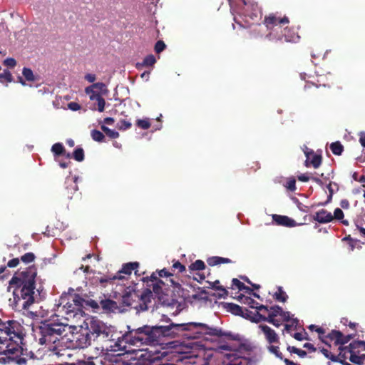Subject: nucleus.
Listing matches in <instances>:
<instances>
[{
    "label": "nucleus",
    "mask_w": 365,
    "mask_h": 365,
    "mask_svg": "<svg viewBox=\"0 0 365 365\" xmlns=\"http://www.w3.org/2000/svg\"><path fill=\"white\" fill-rule=\"evenodd\" d=\"M161 322L169 323L168 325H161V336L171 337L183 336L189 339L215 337L219 346L217 349L222 351H239L240 347L232 343V341H239L238 334L231 331H226L221 328L210 327L204 323L188 322L176 324L170 322V319L165 314H161Z\"/></svg>",
    "instance_id": "f257e3e1"
},
{
    "label": "nucleus",
    "mask_w": 365,
    "mask_h": 365,
    "mask_svg": "<svg viewBox=\"0 0 365 365\" xmlns=\"http://www.w3.org/2000/svg\"><path fill=\"white\" fill-rule=\"evenodd\" d=\"M37 269L35 266H30L21 272H16L9 281L13 288L12 303L14 309H28L35 302L36 277Z\"/></svg>",
    "instance_id": "f03ea898"
},
{
    "label": "nucleus",
    "mask_w": 365,
    "mask_h": 365,
    "mask_svg": "<svg viewBox=\"0 0 365 365\" xmlns=\"http://www.w3.org/2000/svg\"><path fill=\"white\" fill-rule=\"evenodd\" d=\"M24 327L16 320L3 321L0 319V364L13 361L8 354L21 352L24 339Z\"/></svg>",
    "instance_id": "7ed1b4c3"
},
{
    "label": "nucleus",
    "mask_w": 365,
    "mask_h": 365,
    "mask_svg": "<svg viewBox=\"0 0 365 365\" xmlns=\"http://www.w3.org/2000/svg\"><path fill=\"white\" fill-rule=\"evenodd\" d=\"M125 339L131 345L148 346L149 347L144 349L145 354L140 356L145 357L149 362L160 360V326L144 325L130 330L125 335Z\"/></svg>",
    "instance_id": "20e7f679"
},
{
    "label": "nucleus",
    "mask_w": 365,
    "mask_h": 365,
    "mask_svg": "<svg viewBox=\"0 0 365 365\" xmlns=\"http://www.w3.org/2000/svg\"><path fill=\"white\" fill-rule=\"evenodd\" d=\"M181 292L178 276L166 268L161 269V305L178 309Z\"/></svg>",
    "instance_id": "39448f33"
},
{
    "label": "nucleus",
    "mask_w": 365,
    "mask_h": 365,
    "mask_svg": "<svg viewBox=\"0 0 365 365\" xmlns=\"http://www.w3.org/2000/svg\"><path fill=\"white\" fill-rule=\"evenodd\" d=\"M153 294L150 289H145L141 294L133 288L127 287L122 295L123 307H131L138 311H146L150 307Z\"/></svg>",
    "instance_id": "423d86ee"
},
{
    "label": "nucleus",
    "mask_w": 365,
    "mask_h": 365,
    "mask_svg": "<svg viewBox=\"0 0 365 365\" xmlns=\"http://www.w3.org/2000/svg\"><path fill=\"white\" fill-rule=\"evenodd\" d=\"M66 331V326L61 323H51L49 321L41 322L36 327V336L41 345L54 344L62 337Z\"/></svg>",
    "instance_id": "0eeeda50"
},
{
    "label": "nucleus",
    "mask_w": 365,
    "mask_h": 365,
    "mask_svg": "<svg viewBox=\"0 0 365 365\" xmlns=\"http://www.w3.org/2000/svg\"><path fill=\"white\" fill-rule=\"evenodd\" d=\"M82 302L81 297L78 294H63L60 297L58 311L67 320L74 319L84 313Z\"/></svg>",
    "instance_id": "6e6552de"
},
{
    "label": "nucleus",
    "mask_w": 365,
    "mask_h": 365,
    "mask_svg": "<svg viewBox=\"0 0 365 365\" xmlns=\"http://www.w3.org/2000/svg\"><path fill=\"white\" fill-rule=\"evenodd\" d=\"M86 326L93 341H108L113 336L110 328L98 319L91 318Z\"/></svg>",
    "instance_id": "1a4fd4ad"
},
{
    "label": "nucleus",
    "mask_w": 365,
    "mask_h": 365,
    "mask_svg": "<svg viewBox=\"0 0 365 365\" xmlns=\"http://www.w3.org/2000/svg\"><path fill=\"white\" fill-rule=\"evenodd\" d=\"M289 20L288 17H278L275 14H270L266 16L264 19L263 24L266 28L269 30V33L267 37L272 41L274 40L275 34L274 32L282 28V26L289 24Z\"/></svg>",
    "instance_id": "9d476101"
},
{
    "label": "nucleus",
    "mask_w": 365,
    "mask_h": 365,
    "mask_svg": "<svg viewBox=\"0 0 365 365\" xmlns=\"http://www.w3.org/2000/svg\"><path fill=\"white\" fill-rule=\"evenodd\" d=\"M139 267V263L138 262H128L123 264L121 269H120L116 274L113 275L112 277H101L99 279L101 283L110 282L115 279H123L124 277L122 276V274H125L127 275H130L132 272L135 270V273L137 274V269Z\"/></svg>",
    "instance_id": "9b49d317"
},
{
    "label": "nucleus",
    "mask_w": 365,
    "mask_h": 365,
    "mask_svg": "<svg viewBox=\"0 0 365 365\" xmlns=\"http://www.w3.org/2000/svg\"><path fill=\"white\" fill-rule=\"evenodd\" d=\"M304 154L307 158L305 160L306 167L312 165L314 168H318L321 165L322 161L321 155L314 153L313 150L309 149L308 148H306Z\"/></svg>",
    "instance_id": "f8f14e48"
},
{
    "label": "nucleus",
    "mask_w": 365,
    "mask_h": 365,
    "mask_svg": "<svg viewBox=\"0 0 365 365\" xmlns=\"http://www.w3.org/2000/svg\"><path fill=\"white\" fill-rule=\"evenodd\" d=\"M327 337L331 341H334L336 345L343 346L353 338V335L349 334L345 336L340 331L332 330L327 335Z\"/></svg>",
    "instance_id": "ddd939ff"
},
{
    "label": "nucleus",
    "mask_w": 365,
    "mask_h": 365,
    "mask_svg": "<svg viewBox=\"0 0 365 365\" xmlns=\"http://www.w3.org/2000/svg\"><path fill=\"white\" fill-rule=\"evenodd\" d=\"M282 34L279 36H274V41H282L284 38L286 42H296L299 41V36L297 33L294 31L293 28H289L288 26L285 27L283 31H282Z\"/></svg>",
    "instance_id": "4468645a"
},
{
    "label": "nucleus",
    "mask_w": 365,
    "mask_h": 365,
    "mask_svg": "<svg viewBox=\"0 0 365 365\" xmlns=\"http://www.w3.org/2000/svg\"><path fill=\"white\" fill-rule=\"evenodd\" d=\"M313 220L321 224L329 223L334 220L333 215L325 209L317 211L313 216Z\"/></svg>",
    "instance_id": "2eb2a0df"
},
{
    "label": "nucleus",
    "mask_w": 365,
    "mask_h": 365,
    "mask_svg": "<svg viewBox=\"0 0 365 365\" xmlns=\"http://www.w3.org/2000/svg\"><path fill=\"white\" fill-rule=\"evenodd\" d=\"M65 193L64 195L67 197L68 199H71L73 197V195L75 193L76 191L78 190V185L76 182V178H66L65 180Z\"/></svg>",
    "instance_id": "dca6fc26"
},
{
    "label": "nucleus",
    "mask_w": 365,
    "mask_h": 365,
    "mask_svg": "<svg viewBox=\"0 0 365 365\" xmlns=\"http://www.w3.org/2000/svg\"><path fill=\"white\" fill-rule=\"evenodd\" d=\"M259 328L264 334L266 340L269 344L279 343V337L275 331L267 325H259Z\"/></svg>",
    "instance_id": "f3484780"
},
{
    "label": "nucleus",
    "mask_w": 365,
    "mask_h": 365,
    "mask_svg": "<svg viewBox=\"0 0 365 365\" xmlns=\"http://www.w3.org/2000/svg\"><path fill=\"white\" fill-rule=\"evenodd\" d=\"M272 220L277 225H282L287 227H293L297 225L293 219L285 215L274 214L272 215Z\"/></svg>",
    "instance_id": "a211bd4d"
},
{
    "label": "nucleus",
    "mask_w": 365,
    "mask_h": 365,
    "mask_svg": "<svg viewBox=\"0 0 365 365\" xmlns=\"http://www.w3.org/2000/svg\"><path fill=\"white\" fill-rule=\"evenodd\" d=\"M158 274L160 276V270L156 269L155 272H153L150 277H146L143 278V281L144 282H155V284H153V294H155V297L158 298V300H160V280H158V277L156 274Z\"/></svg>",
    "instance_id": "6ab92c4d"
},
{
    "label": "nucleus",
    "mask_w": 365,
    "mask_h": 365,
    "mask_svg": "<svg viewBox=\"0 0 365 365\" xmlns=\"http://www.w3.org/2000/svg\"><path fill=\"white\" fill-rule=\"evenodd\" d=\"M92 340L93 339L89 331L86 329L85 333H81L78 335L76 339L77 346L81 349L88 347L91 345Z\"/></svg>",
    "instance_id": "aec40b11"
},
{
    "label": "nucleus",
    "mask_w": 365,
    "mask_h": 365,
    "mask_svg": "<svg viewBox=\"0 0 365 365\" xmlns=\"http://www.w3.org/2000/svg\"><path fill=\"white\" fill-rule=\"evenodd\" d=\"M155 63V57L153 54H150L145 56L141 63H137L135 67L138 70H142L143 68L152 67Z\"/></svg>",
    "instance_id": "412c9836"
},
{
    "label": "nucleus",
    "mask_w": 365,
    "mask_h": 365,
    "mask_svg": "<svg viewBox=\"0 0 365 365\" xmlns=\"http://www.w3.org/2000/svg\"><path fill=\"white\" fill-rule=\"evenodd\" d=\"M92 88L96 89L98 92H99L101 94V96H106L109 92L106 85L101 82L95 83L91 86L86 87L85 88V92L89 93L92 91Z\"/></svg>",
    "instance_id": "4be33fe9"
},
{
    "label": "nucleus",
    "mask_w": 365,
    "mask_h": 365,
    "mask_svg": "<svg viewBox=\"0 0 365 365\" xmlns=\"http://www.w3.org/2000/svg\"><path fill=\"white\" fill-rule=\"evenodd\" d=\"M207 282L210 284L209 287L220 292H222V294H214L213 296L218 298H225L228 295V291L223 286L220 285L219 280H215V282L207 281Z\"/></svg>",
    "instance_id": "5701e85b"
},
{
    "label": "nucleus",
    "mask_w": 365,
    "mask_h": 365,
    "mask_svg": "<svg viewBox=\"0 0 365 365\" xmlns=\"http://www.w3.org/2000/svg\"><path fill=\"white\" fill-rule=\"evenodd\" d=\"M257 316L259 317V319H256L255 320V322H259L261 321L267 322L276 327H279L282 324L283 321H282L280 319H276V317H267L264 314L257 312Z\"/></svg>",
    "instance_id": "b1692460"
},
{
    "label": "nucleus",
    "mask_w": 365,
    "mask_h": 365,
    "mask_svg": "<svg viewBox=\"0 0 365 365\" xmlns=\"http://www.w3.org/2000/svg\"><path fill=\"white\" fill-rule=\"evenodd\" d=\"M232 262H233L229 258L218 256L210 257L207 259V263L208 264V265L212 267L219 265L220 264H230Z\"/></svg>",
    "instance_id": "393cba45"
},
{
    "label": "nucleus",
    "mask_w": 365,
    "mask_h": 365,
    "mask_svg": "<svg viewBox=\"0 0 365 365\" xmlns=\"http://www.w3.org/2000/svg\"><path fill=\"white\" fill-rule=\"evenodd\" d=\"M227 308L232 314L235 315L245 317V315L246 314L247 317H249L247 314L249 312V310L247 309H243L242 307L236 304L228 303Z\"/></svg>",
    "instance_id": "a878e982"
},
{
    "label": "nucleus",
    "mask_w": 365,
    "mask_h": 365,
    "mask_svg": "<svg viewBox=\"0 0 365 365\" xmlns=\"http://www.w3.org/2000/svg\"><path fill=\"white\" fill-rule=\"evenodd\" d=\"M100 304L102 309L107 312H114L118 309L117 302L109 299H102Z\"/></svg>",
    "instance_id": "bb28decb"
},
{
    "label": "nucleus",
    "mask_w": 365,
    "mask_h": 365,
    "mask_svg": "<svg viewBox=\"0 0 365 365\" xmlns=\"http://www.w3.org/2000/svg\"><path fill=\"white\" fill-rule=\"evenodd\" d=\"M239 300L242 303L248 305L250 308L252 309H257V307H259L258 302H257L255 299L250 297L245 296L243 294H240L239 296Z\"/></svg>",
    "instance_id": "cd10ccee"
},
{
    "label": "nucleus",
    "mask_w": 365,
    "mask_h": 365,
    "mask_svg": "<svg viewBox=\"0 0 365 365\" xmlns=\"http://www.w3.org/2000/svg\"><path fill=\"white\" fill-rule=\"evenodd\" d=\"M274 299L280 302H286L288 296L286 294V292L283 290V288L282 287H277V290L274 294Z\"/></svg>",
    "instance_id": "c85d7f7f"
},
{
    "label": "nucleus",
    "mask_w": 365,
    "mask_h": 365,
    "mask_svg": "<svg viewBox=\"0 0 365 365\" xmlns=\"http://www.w3.org/2000/svg\"><path fill=\"white\" fill-rule=\"evenodd\" d=\"M51 151L55 155L60 156L63 155L66 153V150L62 143H56L51 147Z\"/></svg>",
    "instance_id": "c756f323"
},
{
    "label": "nucleus",
    "mask_w": 365,
    "mask_h": 365,
    "mask_svg": "<svg viewBox=\"0 0 365 365\" xmlns=\"http://www.w3.org/2000/svg\"><path fill=\"white\" fill-rule=\"evenodd\" d=\"M330 149L333 154L340 155L344 150V147L339 141H336L330 145Z\"/></svg>",
    "instance_id": "7c9ffc66"
},
{
    "label": "nucleus",
    "mask_w": 365,
    "mask_h": 365,
    "mask_svg": "<svg viewBox=\"0 0 365 365\" xmlns=\"http://www.w3.org/2000/svg\"><path fill=\"white\" fill-rule=\"evenodd\" d=\"M81 300L83 301L81 305H83V309H86L88 307H91L92 309H98L99 305L97 302L93 299H86L81 297Z\"/></svg>",
    "instance_id": "2f4dec72"
},
{
    "label": "nucleus",
    "mask_w": 365,
    "mask_h": 365,
    "mask_svg": "<svg viewBox=\"0 0 365 365\" xmlns=\"http://www.w3.org/2000/svg\"><path fill=\"white\" fill-rule=\"evenodd\" d=\"M349 346H340L339 347V354L338 356H336V357H339V359L336 362H339V361H341V359H344V361L347 358V356H346V354L345 352L346 350H348V352L351 354L352 351H354V349L353 350H351L349 348Z\"/></svg>",
    "instance_id": "473e14b6"
},
{
    "label": "nucleus",
    "mask_w": 365,
    "mask_h": 365,
    "mask_svg": "<svg viewBox=\"0 0 365 365\" xmlns=\"http://www.w3.org/2000/svg\"><path fill=\"white\" fill-rule=\"evenodd\" d=\"M101 128L110 139H115L119 137V133L117 131L110 129L105 125H102Z\"/></svg>",
    "instance_id": "72a5a7b5"
},
{
    "label": "nucleus",
    "mask_w": 365,
    "mask_h": 365,
    "mask_svg": "<svg viewBox=\"0 0 365 365\" xmlns=\"http://www.w3.org/2000/svg\"><path fill=\"white\" fill-rule=\"evenodd\" d=\"M72 156L75 160L82 162L85 157L83 149L82 148H76L74 150Z\"/></svg>",
    "instance_id": "f704fd0d"
},
{
    "label": "nucleus",
    "mask_w": 365,
    "mask_h": 365,
    "mask_svg": "<svg viewBox=\"0 0 365 365\" xmlns=\"http://www.w3.org/2000/svg\"><path fill=\"white\" fill-rule=\"evenodd\" d=\"M13 81V76L11 72L5 69L2 73H0V82L4 83L5 82L11 83Z\"/></svg>",
    "instance_id": "c9c22d12"
},
{
    "label": "nucleus",
    "mask_w": 365,
    "mask_h": 365,
    "mask_svg": "<svg viewBox=\"0 0 365 365\" xmlns=\"http://www.w3.org/2000/svg\"><path fill=\"white\" fill-rule=\"evenodd\" d=\"M91 135L92 139L96 142L101 143L105 139L104 134L102 132L96 129L91 130Z\"/></svg>",
    "instance_id": "e433bc0d"
},
{
    "label": "nucleus",
    "mask_w": 365,
    "mask_h": 365,
    "mask_svg": "<svg viewBox=\"0 0 365 365\" xmlns=\"http://www.w3.org/2000/svg\"><path fill=\"white\" fill-rule=\"evenodd\" d=\"M190 270L193 271H200L203 270L205 268V264L203 261L200 259L196 260L195 262L192 263L189 267Z\"/></svg>",
    "instance_id": "4c0bfd02"
},
{
    "label": "nucleus",
    "mask_w": 365,
    "mask_h": 365,
    "mask_svg": "<svg viewBox=\"0 0 365 365\" xmlns=\"http://www.w3.org/2000/svg\"><path fill=\"white\" fill-rule=\"evenodd\" d=\"M351 350L354 349V351H359V349H362L365 350V341H354L349 344V347Z\"/></svg>",
    "instance_id": "58836bf2"
},
{
    "label": "nucleus",
    "mask_w": 365,
    "mask_h": 365,
    "mask_svg": "<svg viewBox=\"0 0 365 365\" xmlns=\"http://www.w3.org/2000/svg\"><path fill=\"white\" fill-rule=\"evenodd\" d=\"M22 74L28 81H34L36 80L34 73L31 68L24 67L22 71Z\"/></svg>",
    "instance_id": "ea45409f"
},
{
    "label": "nucleus",
    "mask_w": 365,
    "mask_h": 365,
    "mask_svg": "<svg viewBox=\"0 0 365 365\" xmlns=\"http://www.w3.org/2000/svg\"><path fill=\"white\" fill-rule=\"evenodd\" d=\"M281 312H282V308L278 305H274L270 307V312L267 317H279Z\"/></svg>",
    "instance_id": "a19ab883"
},
{
    "label": "nucleus",
    "mask_w": 365,
    "mask_h": 365,
    "mask_svg": "<svg viewBox=\"0 0 365 365\" xmlns=\"http://www.w3.org/2000/svg\"><path fill=\"white\" fill-rule=\"evenodd\" d=\"M257 312H259L266 316L267 314L268 315L269 313L270 312V309H269L268 307L262 304L259 305V307H257V311L256 313L255 314V317L253 318L252 320L253 322H255L256 319H259V317L257 316Z\"/></svg>",
    "instance_id": "79ce46f5"
},
{
    "label": "nucleus",
    "mask_w": 365,
    "mask_h": 365,
    "mask_svg": "<svg viewBox=\"0 0 365 365\" xmlns=\"http://www.w3.org/2000/svg\"><path fill=\"white\" fill-rule=\"evenodd\" d=\"M136 125L141 129L146 130L150 127V123L148 118L138 119L136 120Z\"/></svg>",
    "instance_id": "37998d69"
},
{
    "label": "nucleus",
    "mask_w": 365,
    "mask_h": 365,
    "mask_svg": "<svg viewBox=\"0 0 365 365\" xmlns=\"http://www.w3.org/2000/svg\"><path fill=\"white\" fill-rule=\"evenodd\" d=\"M35 258V255L33 252H27L21 257L20 260L25 264H28L34 262Z\"/></svg>",
    "instance_id": "c03bdc74"
},
{
    "label": "nucleus",
    "mask_w": 365,
    "mask_h": 365,
    "mask_svg": "<svg viewBox=\"0 0 365 365\" xmlns=\"http://www.w3.org/2000/svg\"><path fill=\"white\" fill-rule=\"evenodd\" d=\"M287 351H289L290 353L296 354L299 357H302V358H304L307 356V352L305 351L298 349L295 346H289L287 347Z\"/></svg>",
    "instance_id": "a18cd8bd"
},
{
    "label": "nucleus",
    "mask_w": 365,
    "mask_h": 365,
    "mask_svg": "<svg viewBox=\"0 0 365 365\" xmlns=\"http://www.w3.org/2000/svg\"><path fill=\"white\" fill-rule=\"evenodd\" d=\"M173 266L171 267V270L172 272H173L178 269V273H182L183 272L185 271V267L179 261H175V260H173Z\"/></svg>",
    "instance_id": "49530a36"
},
{
    "label": "nucleus",
    "mask_w": 365,
    "mask_h": 365,
    "mask_svg": "<svg viewBox=\"0 0 365 365\" xmlns=\"http://www.w3.org/2000/svg\"><path fill=\"white\" fill-rule=\"evenodd\" d=\"M356 351H352L350 356H349V360L351 362L354 363V364H358V365H362L363 364V361H362V357H361L360 356H358L356 354Z\"/></svg>",
    "instance_id": "de8ad7c7"
},
{
    "label": "nucleus",
    "mask_w": 365,
    "mask_h": 365,
    "mask_svg": "<svg viewBox=\"0 0 365 365\" xmlns=\"http://www.w3.org/2000/svg\"><path fill=\"white\" fill-rule=\"evenodd\" d=\"M287 189L289 191L294 192L296 190V180L294 178L292 177L288 178L287 183L285 185Z\"/></svg>",
    "instance_id": "09e8293b"
},
{
    "label": "nucleus",
    "mask_w": 365,
    "mask_h": 365,
    "mask_svg": "<svg viewBox=\"0 0 365 365\" xmlns=\"http://www.w3.org/2000/svg\"><path fill=\"white\" fill-rule=\"evenodd\" d=\"M268 350L281 360L284 359L282 354L279 351V346L270 345L268 346Z\"/></svg>",
    "instance_id": "8fccbe9b"
},
{
    "label": "nucleus",
    "mask_w": 365,
    "mask_h": 365,
    "mask_svg": "<svg viewBox=\"0 0 365 365\" xmlns=\"http://www.w3.org/2000/svg\"><path fill=\"white\" fill-rule=\"evenodd\" d=\"M322 353L324 354V356L330 359L332 361H337L339 359V357H336V356L332 354L328 349L323 348L321 350Z\"/></svg>",
    "instance_id": "3c124183"
},
{
    "label": "nucleus",
    "mask_w": 365,
    "mask_h": 365,
    "mask_svg": "<svg viewBox=\"0 0 365 365\" xmlns=\"http://www.w3.org/2000/svg\"><path fill=\"white\" fill-rule=\"evenodd\" d=\"M96 101H97L98 104V110L99 112H103L105 109L106 106V101L104 98L102 97V96H98V98Z\"/></svg>",
    "instance_id": "603ef678"
},
{
    "label": "nucleus",
    "mask_w": 365,
    "mask_h": 365,
    "mask_svg": "<svg viewBox=\"0 0 365 365\" xmlns=\"http://www.w3.org/2000/svg\"><path fill=\"white\" fill-rule=\"evenodd\" d=\"M131 127V123L124 119L120 120L118 123V128L120 130H127Z\"/></svg>",
    "instance_id": "864d4df0"
},
{
    "label": "nucleus",
    "mask_w": 365,
    "mask_h": 365,
    "mask_svg": "<svg viewBox=\"0 0 365 365\" xmlns=\"http://www.w3.org/2000/svg\"><path fill=\"white\" fill-rule=\"evenodd\" d=\"M293 337L297 341L309 340L308 334L306 331L304 334L299 332L294 333Z\"/></svg>",
    "instance_id": "5fc2aeb1"
},
{
    "label": "nucleus",
    "mask_w": 365,
    "mask_h": 365,
    "mask_svg": "<svg viewBox=\"0 0 365 365\" xmlns=\"http://www.w3.org/2000/svg\"><path fill=\"white\" fill-rule=\"evenodd\" d=\"M344 212L340 208H336L334 212V219L341 220L344 218Z\"/></svg>",
    "instance_id": "6e6d98bb"
},
{
    "label": "nucleus",
    "mask_w": 365,
    "mask_h": 365,
    "mask_svg": "<svg viewBox=\"0 0 365 365\" xmlns=\"http://www.w3.org/2000/svg\"><path fill=\"white\" fill-rule=\"evenodd\" d=\"M4 65L10 68H14L16 65V61L14 58H7L4 61Z\"/></svg>",
    "instance_id": "4d7b16f0"
},
{
    "label": "nucleus",
    "mask_w": 365,
    "mask_h": 365,
    "mask_svg": "<svg viewBox=\"0 0 365 365\" xmlns=\"http://www.w3.org/2000/svg\"><path fill=\"white\" fill-rule=\"evenodd\" d=\"M232 286L236 287L240 291H242L245 287V284L240 282L238 279L234 278L232 280Z\"/></svg>",
    "instance_id": "13d9d810"
},
{
    "label": "nucleus",
    "mask_w": 365,
    "mask_h": 365,
    "mask_svg": "<svg viewBox=\"0 0 365 365\" xmlns=\"http://www.w3.org/2000/svg\"><path fill=\"white\" fill-rule=\"evenodd\" d=\"M315 331H317L318 334H319V338L325 344H327V341L324 339V338H327V335L324 336V334H325V331L323 328L322 327H318L315 329Z\"/></svg>",
    "instance_id": "bf43d9fd"
},
{
    "label": "nucleus",
    "mask_w": 365,
    "mask_h": 365,
    "mask_svg": "<svg viewBox=\"0 0 365 365\" xmlns=\"http://www.w3.org/2000/svg\"><path fill=\"white\" fill-rule=\"evenodd\" d=\"M86 94H89L90 95V100L91 101H95L98 98V96H101V94L98 92L97 91H96V89L94 88H92V91L89 93H86Z\"/></svg>",
    "instance_id": "052dcab7"
},
{
    "label": "nucleus",
    "mask_w": 365,
    "mask_h": 365,
    "mask_svg": "<svg viewBox=\"0 0 365 365\" xmlns=\"http://www.w3.org/2000/svg\"><path fill=\"white\" fill-rule=\"evenodd\" d=\"M327 189L329 190V195L328 196V199H327V201L325 202H322L320 203L319 205H326L328 202H329L331 200V198H332V195L334 194V191H333V189L331 187V183H329L328 185H327Z\"/></svg>",
    "instance_id": "680f3d73"
},
{
    "label": "nucleus",
    "mask_w": 365,
    "mask_h": 365,
    "mask_svg": "<svg viewBox=\"0 0 365 365\" xmlns=\"http://www.w3.org/2000/svg\"><path fill=\"white\" fill-rule=\"evenodd\" d=\"M20 259L19 258H13L7 262V267L10 268L16 267L19 265Z\"/></svg>",
    "instance_id": "e2e57ef3"
},
{
    "label": "nucleus",
    "mask_w": 365,
    "mask_h": 365,
    "mask_svg": "<svg viewBox=\"0 0 365 365\" xmlns=\"http://www.w3.org/2000/svg\"><path fill=\"white\" fill-rule=\"evenodd\" d=\"M76 365H96L92 359L88 360H78Z\"/></svg>",
    "instance_id": "0e129e2a"
},
{
    "label": "nucleus",
    "mask_w": 365,
    "mask_h": 365,
    "mask_svg": "<svg viewBox=\"0 0 365 365\" xmlns=\"http://www.w3.org/2000/svg\"><path fill=\"white\" fill-rule=\"evenodd\" d=\"M69 109L73 111H76L81 109V106L76 102H71L68 104Z\"/></svg>",
    "instance_id": "69168bd1"
},
{
    "label": "nucleus",
    "mask_w": 365,
    "mask_h": 365,
    "mask_svg": "<svg viewBox=\"0 0 365 365\" xmlns=\"http://www.w3.org/2000/svg\"><path fill=\"white\" fill-rule=\"evenodd\" d=\"M279 317H280L282 321H283V322H288L289 320V318H290V313L289 312H284L282 309V312H281Z\"/></svg>",
    "instance_id": "338daca9"
},
{
    "label": "nucleus",
    "mask_w": 365,
    "mask_h": 365,
    "mask_svg": "<svg viewBox=\"0 0 365 365\" xmlns=\"http://www.w3.org/2000/svg\"><path fill=\"white\" fill-rule=\"evenodd\" d=\"M125 365H143L136 359H130L128 362L125 364Z\"/></svg>",
    "instance_id": "774afa93"
}]
</instances>
